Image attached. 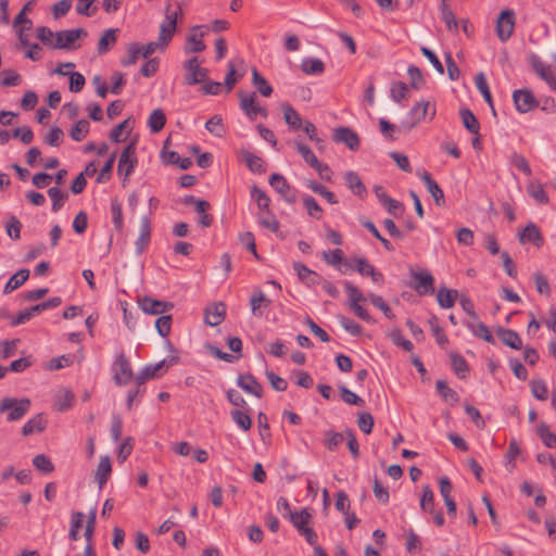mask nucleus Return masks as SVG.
<instances>
[{
	"label": "nucleus",
	"instance_id": "obj_1",
	"mask_svg": "<svg viewBox=\"0 0 556 556\" xmlns=\"http://www.w3.org/2000/svg\"><path fill=\"white\" fill-rule=\"evenodd\" d=\"M30 408V401L28 399H13V397H4L0 402V413L9 412L8 420L16 421L24 417V415Z\"/></svg>",
	"mask_w": 556,
	"mask_h": 556
},
{
	"label": "nucleus",
	"instance_id": "obj_2",
	"mask_svg": "<svg viewBox=\"0 0 556 556\" xmlns=\"http://www.w3.org/2000/svg\"><path fill=\"white\" fill-rule=\"evenodd\" d=\"M238 97L240 100V109L251 121H254L257 115H261L264 118L267 117L268 112L264 106H261L257 103V96L255 92L248 93L245 91L239 90Z\"/></svg>",
	"mask_w": 556,
	"mask_h": 556
},
{
	"label": "nucleus",
	"instance_id": "obj_3",
	"mask_svg": "<svg viewBox=\"0 0 556 556\" xmlns=\"http://www.w3.org/2000/svg\"><path fill=\"white\" fill-rule=\"evenodd\" d=\"M312 516L307 509H302L300 513H294L289 517L292 525L296 528L299 533L305 538L308 544L315 545L317 543V533L309 527L307 523L309 522Z\"/></svg>",
	"mask_w": 556,
	"mask_h": 556
},
{
	"label": "nucleus",
	"instance_id": "obj_4",
	"mask_svg": "<svg viewBox=\"0 0 556 556\" xmlns=\"http://www.w3.org/2000/svg\"><path fill=\"white\" fill-rule=\"evenodd\" d=\"M113 379L118 386H126L134 379V372L129 359L124 353L116 355L112 365Z\"/></svg>",
	"mask_w": 556,
	"mask_h": 556
},
{
	"label": "nucleus",
	"instance_id": "obj_5",
	"mask_svg": "<svg viewBox=\"0 0 556 556\" xmlns=\"http://www.w3.org/2000/svg\"><path fill=\"white\" fill-rule=\"evenodd\" d=\"M184 68L187 72L185 83L188 86H193L207 79L208 71L200 66L199 59L197 56L187 60L184 63Z\"/></svg>",
	"mask_w": 556,
	"mask_h": 556
},
{
	"label": "nucleus",
	"instance_id": "obj_6",
	"mask_svg": "<svg viewBox=\"0 0 556 556\" xmlns=\"http://www.w3.org/2000/svg\"><path fill=\"white\" fill-rule=\"evenodd\" d=\"M515 28V12L513 10H504L501 12L496 21V35L501 41H507Z\"/></svg>",
	"mask_w": 556,
	"mask_h": 556
},
{
	"label": "nucleus",
	"instance_id": "obj_7",
	"mask_svg": "<svg viewBox=\"0 0 556 556\" xmlns=\"http://www.w3.org/2000/svg\"><path fill=\"white\" fill-rule=\"evenodd\" d=\"M269 185L290 204L295 203V190L288 184L287 179L278 173L271 174Z\"/></svg>",
	"mask_w": 556,
	"mask_h": 556
},
{
	"label": "nucleus",
	"instance_id": "obj_8",
	"mask_svg": "<svg viewBox=\"0 0 556 556\" xmlns=\"http://www.w3.org/2000/svg\"><path fill=\"white\" fill-rule=\"evenodd\" d=\"M296 150L303 157V160L314 169H316L320 176V178L329 181L330 177L324 175V172L330 173V167L326 164H323L318 161L314 152L311 148L305 143H296Z\"/></svg>",
	"mask_w": 556,
	"mask_h": 556
},
{
	"label": "nucleus",
	"instance_id": "obj_9",
	"mask_svg": "<svg viewBox=\"0 0 556 556\" xmlns=\"http://www.w3.org/2000/svg\"><path fill=\"white\" fill-rule=\"evenodd\" d=\"M137 163L136 144L131 142L121 153L117 165L118 174L124 173L125 177H128L134 172Z\"/></svg>",
	"mask_w": 556,
	"mask_h": 556
},
{
	"label": "nucleus",
	"instance_id": "obj_10",
	"mask_svg": "<svg viewBox=\"0 0 556 556\" xmlns=\"http://www.w3.org/2000/svg\"><path fill=\"white\" fill-rule=\"evenodd\" d=\"M513 100L516 110L520 113H528L539 105V101L529 89L515 90L513 92Z\"/></svg>",
	"mask_w": 556,
	"mask_h": 556
},
{
	"label": "nucleus",
	"instance_id": "obj_11",
	"mask_svg": "<svg viewBox=\"0 0 556 556\" xmlns=\"http://www.w3.org/2000/svg\"><path fill=\"white\" fill-rule=\"evenodd\" d=\"M529 63L535 74L546 81V84L551 87L552 90L556 91V77L554 76L551 66L545 64L538 55L531 54L529 58Z\"/></svg>",
	"mask_w": 556,
	"mask_h": 556
},
{
	"label": "nucleus",
	"instance_id": "obj_12",
	"mask_svg": "<svg viewBox=\"0 0 556 556\" xmlns=\"http://www.w3.org/2000/svg\"><path fill=\"white\" fill-rule=\"evenodd\" d=\"M83 35H87L83 28L56 31L52 49H73L74 42Z\"/></svg>",
	"mask_w": 556,
	"mask_h": 556
},
{
	"label": "nucleus",
	"instance_id": "obj_13",
	"mask_svg": "<svg viewBox=\"0 0 556 556\" xmlns=\"http://www.w3.org/2000/svg\"><path fill=\"white\" fill-rule=\"evenodd\" d=\"M353 265L349 262H345L344 265L354 268L363 276H368L375 283L383 282V275L378 271L366 258L356 257L353 261Z\"/></svg>",
	"mask_w": 556,
	"mask_h": 556
},
{
	"label": "nucleus",
	"instance_id": "obj_14",
	"mask_svg": "<svg viewBox=\"0 0 556 556\" xmlns=\"http://www.w3.org/2000/svg\"><path fill=\"white\" fill-rule=\"evenodd\" d=\"M138 304L146 314L150 315H161L174 307L172 302L160 301L150 296H143L142 299H139Z\"/></svg>",
	"mask_w": 556,
	"mask_h": 556
},
{
	"label": "nucleus",
	"instance_id": "obj_15",
	"mask_svg": "<svg viewBox=\"0 0 556 556\" xmlns=\"http://www.w3.org/2000/svg\"><path fill=\"white\" fill-rule=\"evenodd\" d=\"M177 14V12H167L164 21L161 23L159 40L163 47L169 43L176 31Z\"/></svg>",
	"mask_w": 556,
	"mask_h": 556
},
{
	"label": "nucleus",
	"instance_id": "obj_16",
	"mask_svg": "<svg viewBox=\"0 0 556 556\" xmlns=\"http://www.w3.org/2000/svg\"><path fill=\"white\" fill-rule=\"evenodd\" d=\"M333 141L344 143L350 150L359 148L358 135L350 127H339L333 132Z\"/></svg>",
	"mask_w": 556,
	"mask_h": 556
},
{
	"label": "nucleus",
	"instance_id": "obj_17",
	"mask_svg": "<svg viewBox=\"0 0 556 556\" xmlns=\"http://www.w3.org/2000/svg\"><path fill=\"white\" fill-rule=\"evenodd\" d=\"M412 277L414 279L413 288L417 293L426 294L434 291V279L429 271L425 270L413 273Z\"/></svg>",
	"mask_w": 556,
	"mask_h": 556
},
{
	"label": "nucleus",
	"instance_id": "obj_18",
	"mask_svg": "<svg viewBox=\"0 0 556 556\" xmlns=\"http://www.w3.org/2000/svg\"><path fill=\"white\" fill-rule=\"evenodd\" d=\"M237 384L244 392L253 394L256 397H262L263 387L252 374H242L237 378Z\"/></svg>",
	"mask_w": 556,
	"mask_h": 556
},
{
	"label": "nucleus",
	"instance_id": "obj_19",
	"mask_svg": "<svg viewBox=\"0 0 556 556\" xmlns=\"http://www.w3.org/2000/svg\"><path fill=\"white\" fill-rule=\"evenodd\" d=\"M420 178L424 181L427 190L433 198L434 203L440 207L444 206L445 205L444 192L440 188V186L437 184V181L432 178V176L428 172L424 170V173L420 175Z\"/></svg>",
	"mask_w": 556,
	"mask_h": 556
},
{
	"label": "nucleus",
	"instance_id": "obj_20",
	"mask_svg": "<svg viewBox=\"0 0 556 556\" xmlns=\"http://www.w3.org/2000/svg\"><path fill=\"white\" fill-rule=\"evenodd\" d=\"M226 315V305L223 302L214 303L205 308V324L211 327L223 323Z\"/></svg>",
	"mask_w": 556,
	"mask_h": 556
},
{
	"label": "nucleus",
	"instance_id": "obj_21",
	"mask_svg": "<svg viewBox=\"0 0 556 556\" xmlns=\"http://www.w3.org/2000/svg\"><path fill=\"white\" fill-rule=\"evenodd\" d=\"M270 304L271 301L268 298H266L262 290L256 289L253 291L250 299L251 312L253 316L262 317L264 314V309L268 308Z\"/></svg>",
	"mask_w": 556,
	"mask_h": 556
},
{
	"label": "nucleus",
	"instance_id": "obj_22",
	"mask_svg": "<svg viewBox=\"0 0 556 556\" xmlns=\"http://www.w3.org/2000/svg\"><path fill=\"white\" fill-rule=\"evenodd\" d=\"M519 241L521 244L532 242L538 248H541L544 244V238L539 227L533 223H529L522 232L519 233Z\"/></svg>",
	"mask_w": 556,
	"mask_h": 556
},
{
	"label": "nucleus",
	"instance_id": "obj_23",
	"mask_svg": "<svg viewBox=\"0 0 556 556\" xmlns=\"http://www.w3.org/2000/svg\"><path fill=\"white\" fill-rule=\"evenodd\" d=\"M496 333L503 344L514 350H520L522 348L521 338L515 330L498 327Z\"/></svg>",
	"mask_w": 556,
	"mask_h": 556
},
{
	"label": "nucleus",
	"instance_id": "obj_24",
	"mask_svg": "<svg viewBox=\"0 0 556 556\" xmlns=\"http://www.w3.org/2000/svg\"><path fill=\"white\" fill-rule=\"evenodd\" d=\"M112 472V464L109 456H102L100 458L98 468L94 473V479L98 482L99 489L101 490L103 485L109 480Z\"/></svg>",
	"mask_w": 556,
	"mask_h": 556
},
{
	"label": "nucleus",
	"instance_id": "obj_25",
	"mask_svg": "<svg viewBox=\"0 0 556 556\" xmlns=\"http://www.w3.org/2000/svg\"><path fill=\"white\" fill-rule=\"evenodd\" d=\"M241 156H242V160L245 162L247 167L251 172L256 173V174L265 173V170H266L265 162L261 156L255 155L248 150H243L241 152Z\"/></svg>",
	"mask_w": 556,
	"mask_h": 556
},
{
	"label": "nucleus",
	"instance_id": "obj_26",
	"mask_svg": "<svg viewBox=\"0 0 556 556\" xmlns=\"http://www.w3.org/2000/svg\"><path fill=\"white\" fill-rule=\"evenodd\" d=\"M47 427V420L42 414H37L30 418L22 428V434L24 437L31 435L36 432H42Z\"/></svg>",
	"mask_w": 556,
	"mask_h": 556
},
{
	"label": "nucleus",
	"instance_id": "obj_27",
	"mask_svg": "<svg viewBox=\"0 0 556 556\" xmlns=\"http://www.w3.org/2000/svg\"><path fill=\"white\" fill-rule=\"evenodd\" d=\"M117 31H118V29L110 28V29H106L102 34V36L99 39L98 48H97L99 54L106 53L116 43V41H117V36H116Z\"/></svg>",
	"mask_w": 556,
	"mask_h": 556
},
{
	"label": "nucleus",
	"instance_id": "obj_28",
	"mask_svg": "<svg viewBox=\"0 0 556 556\" xmlns=\"http://www.w3.org/2000/svg\"><path fill=\"white\" fill-rule=\"evenodd\" d=\"M344 180L349 189L358 197L366 194L367 190L358 175L354 172H348L344 175Z\"/></svg>",
	"mask_w": 556,
	"mask_h": 556
},
{
	"label": "nucleus",
	"instance_id": "obj_29",
	"mask_svg": "<svg viewBox=\"0 0 556 556\" xmlns=\"http://www.w3.org/2000/svg\"><path fill=\"white\" fill-rule=\"evenodd\" d=\"M451 365L454 372L459 379H465L469 372V366L467 361L455 352L450 353Z\"/></svg>",
	"mask_w": 556,
	"mask_h": 556
},
{
	"label": "nucleus",
	"instance_id": "obj_30",
	"mask_svg": "<svg viewBox=\"0 0 556 556\" xmlns=\"http://www.w3.org/2000/svg\"><path fill=\"white\" fill-rule=\"evenodd\" d=\"M29 278V270L27 268L20 269L16 271L5 283L3 292L11 293L12 291L20 288Z\"/></svg>",
	"mask_w": 556,
	"mask_h": 556
},
{
	"label": "nucleus",
	"instance_id": "obj_31",
	"mask_svg": "<svg viewBox=\"0 0 556 556\" xmlns=\"http://www.w3.org/2000/svg\"><path fill=\"white\" fill-rule=\"evenodd\" d=\"M457 295V290L440 288L437 294L438 304L442 308H451L454 306Z\"/></svg>",
	"mask_w": 556,
	"mask_h": 556
},
{
	"label": "nucleus",
	"instance_id": "obj_32",
	"mask_svg": "<svg viewBox=\"0 0 556 556\" xmlns=\"http://www.w3.org/2000/svg\"><path fill=\"white\" fill-rule=\"evenodd\" d=\"M301 70L306 75H320L325 71V64L321 60L316 58L304 59L301 63Z\"/></svg>",
	"mask_w": 556,
	"mask_h": 556
},
{
	"label": "nucleus",
	"instance_id": "obj_33",
	"mask_svg": "<svg viewBox=\"0 0 556 556\" xmlns=\"http://www.w3.org/2000/svg\"><path fill=\"white\" fill-rule=\"evenodd\" d=\"M475 83H476V87L481 92L483 99L490 105V108L492 109L493 114L495 115V110H494V105H493L492 94H491L489 85L486 83L485 76H484V74L482 72H480V73H478L476 75Z\"/></svg>",
	"mask_w": 556,
	"mask_h": 556
},
{
	"label": "nucleus",
	"instance_id": "obj_34",
	"mask_svg": "<svg viewBox=\"0 0 556 556\" xmlns=\"http://www.w3.org/2000/svg\"><path fill=\"white\" fill-rule=\"evenodd\" d=\"M440 11H441V18L446 25V28L456 34L458 31V23L456 20L455 14L451 10L447 3H441L440 4Z\"/></svg>",
	"mask_w": 556,
	"mask_h": 556
},
{
	"label": "nucleus",
	"instance_id": "obj_35",
	"mask_svg": "<svg viewBox=\"0 0 556 556\" xmlns=\"http://www.w3.org/2000/svg\"><path fill=\"white\" fill-rule=\"evenodd\" d=\"M204 35H205L204 30H202L200 34L191 33L187 37L188 45L186 46L185 51L187 53L204 51L206 48V46L202 39L204 37Z\"/></svg>",
	"mask_w": 556,
	"mask_h": 556
},
{
	"label": "nucleus",
	"instance_id": "obj_36",
	"mask_svg": "<svg viewBox=\"0 0 556 556\" xmlns=\"http://www.w3.org/2000/svg\"><path fill=\"white\" fill-rule=\"evenodd\" d=\"M166 124V116L163 110L155 109L151 112L149 119H148V126L152 132H159L161 131Z\"/></svg>",
	"mask_w": 556,
	"mask_h": 556
},
{
	"label": "nucleus",
	"instance_id": "obj_37",
	"mask_svg": "<svg viewBox=\"0 0 556 556\" xmlns=\"http://www.w3.org/2000/svg\"><path fill=\"white\" fill-rule=\"evenodd\" d=\"M435 388L445 402L450 403L451 405L458 403L459 396L457 392L451 389L444 380H438L435 382Z\"/></svg>",
	"mask_w": 556,
	"mask_h": 556
},
{
	"label": "nucleus",
	"instance_id": "obj_38",
	"mask_svg": "<svg viewBox=\"0 0 556 556\" xmlns=\"http://www.w3.org/2000/svg\"><path fill=\"white\" fill-rule=\"evenodd\" d=\"M252 84L263 97H269L273 93V87L256 68L252 70Z\"/></svg>",
	"mask_w": 556,
	"mask_h": 556
},
{
	"label": "nucleus",
	"instance_id": "obj_39",
	"mask_svg": "<svg viewBox=\"0 0 556 556\" xmlns=\"http://www.w3.org/2000/svg\"><path fill=\"white\" fill-rule=\"evenodd\" d=\"M459 115L462 117L465 128L470 134L478 135L479 129H480V124H479L477 117L473 115V113L469 109H463V110H460Z\"/></svg>",
	"mask_w": 556,
	"mask_h": 556
},
{
	"label": "nucleus",
	"instance_id": "obj_40",
	"mask_svg": "<svg viewBox=\"0 0 556 556\" xmlns=\"http://www.w3.org/2000/svg\"><path fill=\"white\" fill-rule=\"evenodd\" d=\"M283 118L287 125L293 129H299L302 126V118L300 114L290 105L282 104Z\"/></svg>",
	"mask_w": 556,
	"mask_h": 556
},
{
	"label": "nucleus",
	"instance_id": "obj_41",
	"mask_svg": "<svg viewBox=\"0 0 556 556\" xmlns=\"http://www.w3.org/2000/svg\"><path fill=\"white\" fill-rule=\"evenodd\" d=\"M210 208H211V204H210V202H207L205 200H201L195 203L194 210L200 215L199 224L202 227H211L214 222L213 215L206 213V211Z\"/></svg>",
	"mask_w": 556,
	"mask_h": 556
},
{
	"label": "nucleus",
	"instance_id": "obj_42",
	"mask_svg": "<svg viewBox=\"0 0 556 556\" xmlns=\"http://www.w3.org/2000/svg\"><path fill=\"white\" fill-rule=\"evenodd\" d=\"M232 421L243 431H249L252 428V419L249 414L242 409H232L230 412Z\"/></svg>",
	"mask_w": 556,
	"mask_h": 556
},
{
	"label": "nucleus",
	"instance_id": "obj_43",
	"mask_svg": "<svg viewBox=\"0 0 556 556\" xmlns=\"http://www.w3.org/2000/svg\"><path fill=\"white\" fill-rule=\"evenodd\" d=\"M49 198L52 201V211L55 213L64 205L68 194L61 191L58 187H51L47 191Z\"/></svg>",
	"mask_w": 556,
	"mask_h": 556
},
{
	"label": "nucleus",
	"instance_id": "obj_44",
	"mask_svg": "<svg viewBox=\"0 0 556 556\" xmlns=\"http://www.w3.org/2000/svg\"><path fill=\"white\" fill-rule=\"evenodd\" d=\"M307 187L315 193H318L319 195L324 197L330 204L338 203L336 194L333 192L329 191L321 184L311 180V181H308Z\"/></svg>",
	"mask_w": 556,
	"mask_h": 556
},
{
	"label": "nucleus",
	"instance_id": "obj_45",
	"mask_svg": "<svg viewBox=\"0 0 556 556\" xmlns=\"http://www.w3.org/2000/svg\"><path fill=\"white\" fill-rule=\"evenodd\" d=\"M89 132V122L87 119H79L71 129V138L74 141H81Z\"/></svg>",
	"mask_w": 556,
	"mask_h": 556
},
{
	"label": "nucleus",
	"instance_id": "obj_46",
	"mask_svg": "<svg viewBox=\"0 0 556 556\" xmlns=\"http://www.w3.org/2000/svg\"><path fill=\"white\" fill-rule=\"evenodd\" d=\"M344 289L349 295V306L350 305H353V304H358V303H364L366 302V298L364 296V294L361 292V290L354 286L353 283L346 281L344 283Z\"/></svg>",
	"mask_w": 556,
	"mask_h": 556
},
{
	"label": "nucleus",
	"instance_id": "obj_47",
	"mask_svg": "<svg viewBox=\"0 0 556 556\" xmlns=\"http://www.w3.org/2000/svg\"><path fill=\"white\" fill-rule=\"evenodd\" d=\"M420 507L424 511L432 513L434 510V494L429 485L422 488Z\"/></svg>",
	"mask_w": 556,
	"mask_h": 556
},
{
	"label": "nucleus",
	"instance_id": "obj_48",
	"mask_svg": "<svg viewBox=\"0 0 556 556\" xmlns=\"http://www.w3.org/2000/svg\"><path fill=\"white\" fill-rule=\"evenodd\" d=\"M140 55H141L140 45L137 42L130 43L127 49V56L123 58L121 60V63L123 66L132 65L137 62V60L139 59Z\"/></svg>",
	"mask_w": 556,
	"mask_h": 556
},
{
	"label": "nucleus",
	"instance_id": "obj_49",
	"mask_svg": "<svg viewBox=\"0 0 556 556\" xmlns=\"http://www.w3.org/2000/svg\"><path fill=\"white\" fill-rule=\"evenodd\" d=\"M468 328L472 331V333L476 337L484 340L488 343H494V338L491 331L489 330L488 326L484 325L483 323H479L477 325H469Z\"/></svg>",
	"mask_w": 556,
	"mask_h": 556
},
{
	"label": "nucleus",
	"instance_id": "obj_50",
	"mask_svg": "<svg viewBox=\"0 0 556 556\" xmlns=\"http://www.w3.org/2000/svg\"><path fill=\"white\" fill-rule=\"evenodd\" d=\"M33 465L43 473H51L54 470V465L50 458L43 454L36 455L33 458Z\"/></svg>",
	"mask_w": 556,
	"mask_h": 556
},
{
	"label": "nucleus",
	"instance_id": "obj_51",
	"mask_svg": "<svg viewBox=\"0 0 556 556\" xmlns=\"http://www.w3.org/2000/svg\"><path fill=\"white\" fill-rule=\"evenodd\" d=\"M303 203L309 216L316 219L321 218L323 208L319 206V204L313 197L305 195L303 198Z\"/></svg>",
	"mask_w": 556,
	"mask_h": 556
},
{
	"label": "nucleus",
	"instance_id": "obj_52",
	"mask_svg": "<svg viewBox=\"0 0 556 556\" xmlns=\"http://www.w3.org/2000/svg\"><path fill=\"white\" fill-rule=\"evenodd\" d=\"M251 197L256 201L258 208L268 211L270 199L263 190L253 186L251 189Z\"/></svg>",
	"mask_w": 556,
	"mask_h": 556
},
{
	"label": "nucleus",
	"instance_id": "obj_53",
	"mask_svg": "<svg viewBox=\"0 0 556 556\" xmlns=\"http://www.w3.org/2000/svg\"><path fill=\"white\" fill-rule=\"evenodd\" d=\"M111 213H112L113 224H114L116 230L121 231L124 226L123 211H122L121 203L116 199L112 200V202H111Z\"/></svg>",
	"mask_w": 556,
	"mask_h": 556
},
{
	"label": "nucleus",
	"instance_id": "obj_54",
	"mask_svg": "<svg viewBox=\"0 0 556 556\" xmlns=\"http://www.w3.org/2000/svg\"><path fill=\"white\" fill-rule=\"evenodd\" d=\"M21 229L22 223L17 217L11 216L5 225V230L8 236L13 240H18L21 238Z\"/></svg>",
	"mask_w": 556,
	"mask_h": 556
},
{
	"label": "nucleus",
	"instance_id": "obj_55",
	"mask_svg": "<svg viewBox=\"0 0 556 556\" xmlns=\"http://www.w3.org/2000/svg\"><path fill=\"white\" fill-rule=\"evenodd\" d=\"M339 390L341 397L345 403L355 406H364V400L354 392H352L351 390H349L346 387L342 386L339 388Z\"/></svg>",
	"mask_w": 556,
	"mask_h": 556
},
{
	"label": "nucleus",
	"instance_id": "obj_56",
	"mask_svg": "<svg viewBox=\"0 0 556 556\" xmlns=\"http://www.w3.org/2000/svg\"><path fill=\"white\" fill-rule=\"evenodd\" d=\"M539 435L543 443L547 447H555L556 446V434L549 431V428L545 424H541L538 429Z\"/></svg>",
	"mask_w": 556,
	"mask_h": 556
},
{
	"label": "nucleus",
	"instance_id": "obj_57",
	"mask_svg": "<svg viewBox=\"0 0 556 556\" xmlns=\"http://www.w3.org/2000/svg\"><path fill=\"white\" fill-rule=\"evenodd\" d=\"M155 328L161 337H167L172 328V316L163 315L159 317L155 321Z\"/></svg>",
	"mask_w": 556,
	"mask_h": 556
},
{
	"label": "nucleus",
	"instance_id": "obj_58",
	"mask_svg": "<svg viewBox=\"0 0 556 556\" xmlns=\"http://www.w3.org/2000/svg\"><path fill=\"white\" fill-rule=\"evenodd\" d=\"M339 321L343 329L352 336H359L363 331L362 326L349 317L340 316Z\"/></svg>",
	"mask_w": 556,
	"mask_h": 556
},
{
	"label": "nucleus",
	"instance_id": "obj_59",
	"mask_svg": "<svg viewBox=\"0 0 556 556\" xmlns=\"http://www.w3.org/2000/svg\"><path fill=\"white\" fill-rule=\"evenodd\" d=\"M169 143H170V139L167 138L164 141L163 149L161 152V157H162V161L164 164L176 165L177 162L179 161V154L175 151L167 150Z\"/></svg>",
	"mask_w": 556,
	"mask_h": 556
},
{
	"label": "nucleus",
	"instance_id": "obj_60",
	"mask_svg": "<svg viewBox=\"0 0 556 556\" xmlns=\"http://www.w3.org/2000/svg\"><path fill=\"white\" fill-rule=\"evenodd\" d=\"M266 377H267L271 388L275 389L276 391L282 392V391L287 390L288 382L286 381V379L281 378L274 371L267 370Z\"/></svg>",
	"mask_w": 556,
	"mask_h": 556
},
{
	"label": "nucleus",
	"instance_id": "obj_61",
	"mask_svg": "<svg viewBox=\"0 0 556 556\" xmlns=\"http://www.w3.org/2000/svg\"><path fill=\"white\" fill-rule=\"evenodd\" d=\"M358 428L366 434H369L372 431L374 427V417L369 413H361L357 419Z\"/></svg>",
	"mask_w": 556,
	"mask_h": 556
},
{
	"label": "nucleus",
	"instance_id": "obj_62",
	"mask_svg": "<svg viewBox=\"0 0 556 556\" xmlns=\"http://www.w3.org/2000/svg\"><path fill=\"white\" fill-rule=\"evenodd\" d=\"M37 38L46 46L52 48L55 41V33L46 26L37 28Z\"/></svg>",
	"mask_w": 556,
	"mask_h": 556
},
{
	"label": "nucleus",
	"instance_id": "obj_63",
	"mask_svg": "<svg viewBox=\"0 0 556 556\" xmlns=\"http://www.w3.org/2000/svg\"><path fill=\"white\" fill-rule=\"evenodd\" d=\"M168 369V365H166V361H161L153 365H148L143 368L146 371V376H149L151 379L162 376Z\"/></svg>",
	"mask_w": 556,
	"mask_h": 556
},
{
	"label": "nucleus",
	"instance_id": "obj_64",
	"mask_svg": "<svg viewBox=\"0 0 556 556\" xmlns=\"http://www.w3.org/2000/svg\"><path fill=\"white\" fill-rule=\"evenodd\" d=\"M63 136H64L63 130L60 127L54 126L50 129V131L46 136L45 142L51 147H59L62 141Z\"/></svg>",
	"mask_w": 556,
	"mask_h": 556
}]
</instances>
